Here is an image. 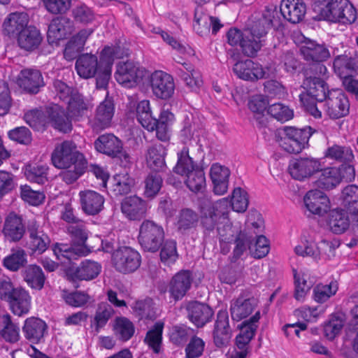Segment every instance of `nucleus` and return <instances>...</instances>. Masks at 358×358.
Here are the masks:
<instances>
[{
  "mask_svg": "<svg viewBox=\"0 0 358 358\" xmlns=\"http://www.w3.org/2000/svg\"><path fill=\"white\" fill-rule=\"evenodd\" d=\"M81 208L89 215L99 214L103 208L104 197L99 193L86 190L79 193Z\"/></svg>",
  "mask_w": 358,
  "mask_h": 358,
  "instance_id": "27",
  "label": "nucleus"
},
{
  "mask_svg": "<svg viewBox=\"0 0 358 358\" xmlns=\"http://www.w3.org/2000/svg\"><path fill=\"white\" fill-rule=\"evenodd\" d=\"M27 231L29 236V249L34 253L42 254L48 248L50 240L48 236L41 229L38 222L29 220L27 222Z\"/></svg>",
  "mask_w": 358,
  "mask_h": 358,
  "instance_id": "16",
  "label": "nucleus"
},
{
  "mask_svg": "<svg viewBox=\"0 0 358 358\" xmlns=\"http://www.w3.org/2000/svg\"><path fill=\"white\" fill-rule=\"evenodd\" d=\"M71 119L68 112L58 105L48 108V127L50 125L61 132L69 133L73 129Z\"/></svg>",
  "mask_w": 358,
  "mask_h": 358,
  "instance_id": "23",
  "label": "nucleus"
},
{
  "mask_svg": "<svg viewBox=\"0 0 358 358\" xmlns=\"http://www.w3.org/2000/svg\"><path fill=\"white\" fill-rule=\"evenodd\" d=\"M27 231V223L22 217L10 212L5 217L2 234L6 241L17 243L22 239Z\"/></svg>",
  "mask_w": 358,
  "mask_h": 358,
  "instance_id": "15",
  "label": "nucleus"
},
{
  "mask_svg": "<svg viewBox=\"0 0 358 358\" xmlns=\"http://www.w3.org/2000/svg\"><path fill=\"white\" fill-rule=\"evenodd\" d=\"M256 306L257 300L254 297H238L231 303L230 313L231 318L234 320L240 321L247 317L252 313Z\"/></svg>",
  "mask_w": 358,
  "mask_h": 358,
  "instance_id": "36",
  "label": "nucleus"
},
{
  "mask_svg": "<svg viewBox=\"0 0 358 358\" xmlns=\"http://www.w3.org/2000/svg\"><path fill=\"white\" fill-rule=\"evenodd\" d=\"M52 164L58 169H69L72 164L87 162L71 141L57 144L51 155Z\"/></svg>",
  "mask_w": 358,
  "mask_h": 358,
  "instance_id": "6",
  "label": "nucleus"
},
{
  "mask_svg": "<svg viewBox=\"0 0 358 358\" xmlns=\"http://www.w3.org/2000/svg\"><path fill=\"white\" fill-rule=\"evenodd\" d=\"M148 72L133 62H120L115 74V79L122 86L131 88L139 83Z\"/></svg>",
  "mask_w": 358,
  "mask_h": 358,
  "instance_id": "8",
  "label": "nucleus"
},
{
  "mask_svg": "<svg viewBox=\"0 0 358 358\" xmlns=\"http://www.w3.org/2000/svg\"><path fill=\"white\" fill-rule=\"evenodd\" d=\"M231 174L229 169L219 163L213 164L210 169V177L213 184L215 194L222 195L227 192L229 178Z\"/></svg>",
  "mask_w": 358,
  "mask_h": 358,
  "instance_id": "28",
  "label": "nucleus"
},
{
  "mask_svg": "<svg viewBox=\"0 0 358 358\" xmlns=\"http://www.w3.org/2000/svg\"><path fill=\"white\" fill-rule=\"evenodd\" d=\"M318 173V178L315 182V186L318 188L329 190L340 183L336 167L321 168Z\"/></svg>",
  "mask_w": 358,
  "mask_h": 358,
  "instance_id": "43",
  "label": "nucleus"
},
{
  "mask_svg": "<svg viewBox=\"0 0 358 358\" xmlns=\"http://www.w3.org/2000/svg\"><path fill=\"white\" fill-rule=\"evenodd\" d=\"M318 75L307 76L303 82L306 93L300 95H308L311 99L317 102H323L329 96L330 91L329 85Z\"/></svg>",
  "mask_w": 358,
  "mask_h": 358,
  "instance_id": "17",
  "label": "nucleus"
},
{
  "mask_svg": "<svg viewBox=\"0 0 358 358\" xmlns=\"http://www.w3.org/2000/svg\"><path fill=\"white\" fill-rule=\"evenodd\" d=\"M344 206L350 213L358 211V187L349 185L345 187L342 192Z\"/></svg>",
  "mask_w": 358,
  "mask_h": 358,
  "instance_id": "59",
  "label": "nucleus"
},
{
  "mask_svg": "<svg viewBox=\"0 0 358 358\" xmlns=\"http://www.w3.org/2000/svg\"><path fill=\"white\" fill-rule=\"evenodd\" d=\"M325 112L331 119H339L349 114V100L340 89H331L329 96L325 100Z\"/></svg>",
  "mask_w": 358,
  "mask_h": 358,
  "instance_id": "10",
  "label": "nucleus"
},
{
  "mask_svg": "<svg viewBox=\"0 0 358 358\" xmlns=\"http://www.w3.org/2000/svg\"><path fill=\"white\" fill-rule=\"evenodd\" d=\"M136 118L139 123L148 131H153L156 126V117L152 115L150 101L143 100L136 106Z\"/></svg>",
  "mask_w": 358,
  "mask_h": 358,
  "instance_id": "46",
  "label": "nucleus"
},
{
  "mask_svg": "<svg viewBox=\"0 0 358 358\" xmlns=\"http://www.w3.org/2000/svg\"><path fill=\"white\" fill-rule=\"evenodd\" d=\"M67 110L71 118L78 120L85 115L90 108V103L78 91L73 94L71 99L66 102Z\"/></svg>",
  "mask_w": 358,
  "mask_h": 358,
  "instance_id": "44",
  "label": "nucleus"
},
{
  "mask_svg": "<svg viewBox=\"0 0 358 358\" xmlns=\"http://www.w3.org/2000/svg\"><path fill=\"white\" fill-rule=\"evenodd\" d=\"M329 230L335 234H341L350 227V220L345 210L335 209L330 212L327 222Z\"/></svg>",
  "mask_w": 358,
  "mask_h": 358,
  "instance_id": "41",
  "label": "nucleus"
},
{
  "mask_svg": "<svg viewBox=\"0 0 358 358\" xmlns=\"http://www.w3.org/2000/svg\"><path fill=\"white\" fill-rule=\"evenodd\" d=\"M112 262L116 271L124 274L130 273L140 267L141 256L134 248L122 246L112 253Z\"/></svg>",
  "mask_w": 358,
  "mask_h": 358,
  "instance_id": "7",
  "label": "nucleus"
},
{
  "mask_svg": "<svg viewBox=\"0 0 358 358\" xmlns=\"http://www.w3.org/2000/svg\"><path fill=\"white\" fill-rule=\"evenodd\" d=\"M152 94L158 99L166 100L171 98L175 90L173 77L162 71H155L148 76Z\"/></svg>",
  "mask_w": 358,
  "mask_h": 358,
  "instance_id": "9",
  "label": "nucleus"
},
{
  "mask_svg": "<svg viewBox=\"0 0 358 358\" xmlns=\"http://www.w3.org/2000/svg\"><path fill=\"white\" fill-rule=\"evenodd\" d=\"M267 113L282 122L293 117V110L280 103H273L268 107Z\"/></svg>",
  "mask_w": 358,
  "mask_h": 358,
  "instance_id": "64",
  "label": "nucleus"
},
{
  "mask_svg": "<svg viewBox=\"0 0 358 358\" xmlns=\"http://www.w3.org/2000/svg\"><path fill=\"white\" fill-rule=\"evenodd\" d=\"M74 22L66 16L54 17L48 25L47 40L49 44H57L59 41L66 39L74 31Z\"/></svg>",
  "mask_w": 358,
  "mask_h": 358,
  "instance_id": "13",
  "label": "nucleus"
},
{
  "mask_svg": "<svg viewBox=\"0 0 358 358\" xmlns=\"http://www.w3.org/2000/svg\"><path fill=\"white\" fill-rule=\"evenodd\" d=\"M284 129L287 132L290 138L297 140V142L301 143V145L304 148L308 144L310 138L316 132V130L310 126L303 128H296L294 127H286Z\"/></svg>",
  "mask_w": 358,
  "mask_h": 358,
  "instance_id": "57",
  "label": "nucleus"
},
{
  "mask_svg": "<svg viewBox=\"0 0 358 358\" xmlns=\"http://www.w3.org/2000/svg\"><path fill=\"white\" fill-rule=\"evenodd\" d=\"M313 10L318 20L333 23L352 24L357 19L356 10L348 0H315Z\"/></svg>",
  "mask_w": 358,
  "mask_h": 358,
  "instance_id": "1",
  "label": "nucleus"
},
{
  "mask_svg": "<svg viewBox=\"0 0 358 358\" xmlns=\"http://www.w3.org/2000/svg\"><path fill=\"white\" fill-rule=\"evenodd\" d=\"M162 176L158 172H151L144 180L145 190L144 195L147 198H154L159 192L162 185Z\"/></svg>",
  "mask_w": 358,
  "mask_h": 358,
  "instance_id": "56",
  "label": "nucleus"
},
{
  "mask_svg": "<svg viewBox=\"0 0 358 358\" xmlns=\"http://www.w3.org/2000/svg\"><path fill=\"white\" fill-rule=\"evenodd\" d=\"M300 52L305 60L315 62L310 68L311 72L318 76L326 74L327 69L322 62L328 59L331 54L325 45L308 39L300 48Z\"/></svg>",
  "mask_w": 358,
  "mask_h": 358,
  "instance_id": "5",
  "label": "nucleus"
},
{
  "mask_svg": "<svg viewBox=\"0 0 358 358\" xmlns=\"http://www.w3.org/2000/svg\"><path fill=\"white\" fill-rule=\"evenodd\" d=\"M322 164L319 159L312 157H299L292 160L289 165L291 176L299 180H303L319 172Z\"/></svg>",
  "mask_w": 358,
  "mask_h": 358,
  "instance_id": "11",
  "label": "nucleus"
},
{
  "mask_svg": "<svg viewBox=\"0 0 358 358\" xmlns=\"http://www.w3.org/2000/svg\"><path fill=\"white\" fill-rule=\"evenodd\" d=\"M96 150L100 153L111 157L121 151L123 143L113 134H104L99 136L94 143Z\"/></svg>",
  "mask_w": 358,
  "mask_h": 358,
  "instance_id": "34",
  "label": "nucleus"
},
{
  "mask_svg": "<svg viewBox=\"0 0 358 358\" xmlns=\"http://www.w3.org/2000/svg\"><path fill=\"white\" fill-rule=\"evenodd\" d=\"M324 156L339 162H350L354 158L352 150L349 147L334 145L327 149Z\"/></svg>",
  "mask_w": 358,
  "mask_h": 358,
  "instance_id": "58",
  "label": "nucleus"
},
{
  "mask_svg": "<svg viewBox=\"0 0 358 358\" xmlns=\"http://www.w3.org/2000/svg\"><path fill=\"white\" fill-rule=\"evenodd\" d=\"M47 331V324L41 319L36 317L26 319L22 327V333L24 338L33 344L44 342V336Z\"/></svg>",
  "mask_w": 358,
  "mask_h": 358,
  "instance_id": "18",
  "label": "nucleus"
},
{
  "mask_svg": "<svg viewBox=\"0 0 358 358\" xmlns=\"http://www.w3.org/2000/svg\"><path fill=\"white\" fill-rule=\"evenodd\" d=\"M199 166L195 163L192 158L189 157L188 150L183 148L178 153V162L173 168V171L176 174L182 176H186L196 169Z\"/></svg>",
  "mask_w": 358,
  "mask_h": 358,
  "instance_id": "48",
  "label": "nucleus"
},
{
  "mask_svg": "<svg viewBox=\"0 0 358 358\" xmlns=\"http://www.w3.org/2000/svg\"><path fill=\"white\" fill-rule=\"evenodd\" d=\"M18 85L28 93L37 94L44 86V82L40 71L27 69L21 71Z\"/></svg>",
  "mask_w": 358,
  "mask_h": 358,
  "instance_id": "29",
  "label": "nucleus"
},
{
  "mask_svg": "<svg viewBox=\"0 0 358 358\" xmlns=\"http://www.w3.org/2000/svg\"><path fill=\"white\" fill-rule=\"evenodd\" d=\"M11 310L15 315L21 316L27 314L31 307V296L29 292L22 287H16L10 299H8Z\"/></svg>",
  "mask_w": 358,
  "mask_h": 358,
  "instance_id": "37",
  "label": "nucleus"
},
{
  "mask_svg": "<svg viewBox=\"0 0 358 358\" xmlns=\"http://www.w3.org/2000/svg\"><path fill=\"white\" fill-rule=\"evenodd\" d=\"M113 192L115 196L126 195L134 187L135 180L127 173L116 174L113 177Z\"/></svg>",
  "mask_w": 358,
  "mask_h": 358,
  "instance_id": "47",
  "label": "nucleus"
},
{
  "mask_svg": "<svg viewBox=\"0 0 358 358\" xmlns=\"http://www.w3.org/2000/svg\"><path fill=\"white\" fill-rule=\"evenodd\" d=\"M117 47H105L101 51V56L106 57L103 63L99 65L94 76H96V86L97 89H106L111 77V69L114 58L122 57Z\"/></svg>",
  "mask_w": 358,
  "mask_h": 358,
  "instance_id": "14",
  "label": "nucleus"
},
{
  "mask_svg": "<svg viewBox=\"0 0 358 358\" xmlns=\"http://www.w3.org/2000/svg\"><path fill=\"white\" fill-rule=\"evenodd\" d=\"M260 319V313L257 311L249 320L243 322L241 331L236 337V345L240 350H248V345L253 338L257 330L256 323Z\"/></svg>",
  "mask_w": 358,
  "mask_h": 358,
  "instance_id": "30",
  "label": "nucleus"
},
{
  "mask_svg": "<svg viewBox=\"0 0 358 358\" xmlns=\"http://www.w3.org/2000/svg\"><path fill=\"white\" fill-rule=\"evenodd\" d=\"M233 71L238 78L247 81H256L270 77L268 68L265 69L259 64L255 63L250 59L236 62L233 66Z\"/></svg>",
  "mask_w": 358,
  "mask_h": 358,
  "instance_id": "12",
  "label": "nucleus"
},
{
  "mask_svg": "<svg viewBox=\"0 0 358 358\" xmlns=\"http://www.w3.org/2000/svg\"><path fill=\"white\" fill-rule=\"evenodd\" d=\"M138 242L145 252L159 251L165 238L162 225L151 220H144L139 226Z\"/></svg>",
  "mask_w": 358,
  "mask_h": 358,
  "instance_id": "4",
  "label": "nucleus"
},
{
  "mask_svg": "<svg viewBox=\"0 0 358 358\" xmlns=\"http://www.w3.org/2000/svg\"><path fill=\"white\" fill-rule=\"evenodd\" d=\"M122 213L130 220H139L145 217L146 203L137 196L125 197L121 203Z\"/></svg>",
  "mask_w": 358,
  "mask_h": 358,
  "instance_id": "24",
  "label": "nucleus"
},
{
  "mask_svg": "<svg viewBox=\"0 0 358 358\" xmlns=\"http://www.w3.org/2000/svg\"><path fill=\"white\" fill-rule=\"evenodd\" d=\"M229 201L222 199L213 203L203 199L200 203V225L205 237L215 235L219 225L227 219Z\"/></svg>",
  "mask_w": 358,
  "mask_h": 358,
  "instance_id": "3",
  "label": "nucleus"
},
{
  "mask_svg": "<svg viewBox=\"0 0 358 358\" xmlns=\"http://www.w3.org/2000/svg\"><path fill=\"white\" fill-rule=\"evenodd\" d=\"M255 240V237L249 229L240 231L235 239V247L233 250L231 261L235 262L238 260L250 246Z\"/></svg>",
  "mask_w": 358,
  "mask_h": 358,
  "instance_id": "42",
  "label": "nucleus"
},
{
  "mask_svg": "<svg viewBox=\"0 0 358 358\" xmlns=\"http://www.w3.org/2000/svg\"><path fill=\"white\" fill-rule=\"evenodd\" d=\"M68 231L75 245L56 243L53 248L57 259L64 264H70L72 260L77 259L78 257L87 256L92 251L85 245L88 234L83 226H70L68 227Z\"/></svg>",
  "mask_w": 358,
  "mask_h": 358,
  "instance_id": "2",
  "label": "nucleus"
},
{
  "mask_svg": "<svg viewBox=\"0 0 358 358\" xmlns=\"http://www.w3.org/2000/svg\"><path fill=\"white\" fill-rule=\"evenodd\" d=\"M304 204L310 213L319 216L325 215L330 208L327 195L320 190L308 191L303 199Z\"/></svg>",
  "mask_w": 358,
  "mask_h": 358,
  "instance_id": "20",
  "label": "nucleus"
},
{
  "mask_svg": "<svg viewBox=\"0 0 358 358\" xmlns=\"http://www.w3.org/2000/svg\"><path fill=\"white\" fill-rule=\"evenodd\" d=\"M101 271V266L96 262L85 259L76 268L70 269L68 275L73 280H92L96 278Z\"/></svg>",
  "mask_w": 358,
  "mask_h": 358,
  "instance_id": "32",
  "label": "nucleus"
},
{
  "mask_svg": "<svg viewBox=\"0 0 358 358\" xmlns=\"http://www.w3.org/2000/svg\"><path fill=\"white\" fill-rule=\"evenodd\" d=\"M198 222L199 215L194 210L190 208H183L180 211L177 217V229L180 233L185 234L195 228Z\"/></svg>",
  "mask_w": 358,
  "mask_h": 358,
  "instance_id": "45",
  "label": "nucleus"
},
{
  "mask_svg": "<svg viewBox=\"0 0 358 358\" xmlns=\"http://www.w3.org/2000/svg\"><path fill=\"white\" fill-rule=\"evenodd\" d=\"M231 336V330L229 324V315L226 310H220L213 331V339L215 345L221 348L226 345Z\"/></svg>",
  "mask_w": 358,
  "mask_h": 358,
  "instance_id": "26",
  "label": "nucleus"
},
{
  "mask_svg": "<svg viewBox=\"0 0 358 358\" xmlns=\"http://www.w3.org/2000/svg\"><path fill=\"white\" fill-rule=\"evenodd\" d=\"M333 66L335 73L341 78L352 76V73L358 70V57L338 55L334 58Z\"/></svg>",
  "mask_w": 358,
  "mask_h": 358,
  "instance_id": "40",
  "label": "nucleus"
},
{
  "mask_svg": "<svg viewBox=\"0 0 358 358\" xmlns=\"http://www.w3.org/2000/svg\"><path fill=\"white\" fill-rule=\"evenodd\" d=\"M113 314L114 310L110 304L101 303L99 305L94 318V330L96 333L107 324Z\"/></svg>",
  "mask_w": 358,
  "mask_h": 358,
  "instance_id": "54",
  "label": "nucleus"
},
{
  "mask_svg": "<svg viewBox=\"0 0 358 358\" xmlns=\"http://www.w3.org/2000/svg\"><path fill=\"white\" fill-rule=\"evenodd\" d=\"M209 20L210 16L204 14L201 8L195 9L193 28L197 34L202 37L209 34L210 31Z\"/></svg>",
  "mask_w": 358,
  "mask_h": 358,
  "instance_id": "55",
  "label": "nucleus"
},
{
  "mask_svg": "<svg viewBox=\"0 0 358 358\" xmlns=\"http://www.w3.org/2000/svg\"><path fill=\"white\" fill-rule=\"evenodd\" d=\"M249 200L246 191L236 187L232 192L231 204L233 210L238 213H244L248 206Z\"/></svg>",
  "mask_w": 358,
  "mask_h": 358,
  "instance_id": "62",
  "label": "nucleus"
},
{
  "mask_svg": "<svg viewBox=\"0 0 358 358\" xmlns=\"http://www.w3.org/2000/svg\"><path fill=\"white\" fill-rule=\"evenodd\" d=\"M187 311L188 318L197 327H202L210 322L214 314L210 306L196 301L188 303Z\"/></svg>",
  "mask_w": 358,
  "mask_h": 358,
  "instance_id": "21",
  "label": "nucleus"
},
{
  "mask_svg": "<svg viewBox=\"0 0 358 358\" xmlns=\"http://www.w3.org/2000/svg\"><path fill=\"white\" fill-rule=\"evenodd\" d=\"M115 113V103L113 97L108 95L96 109L93 129L99 131L110 126Z\"/></svg>",
  "mask_w": 358,
  "mask_h": 358,
  "instance_id": "19",
  "label": "nucleus"
},
{
  "mask_svg": "<svg viewBox=\"0 0 358 358\" xmlns=\"http://www.w3.org/2000/svg\"><path fill=\"white\" fill-rule=\"evenodd\" d=\"M114 331L120 340L127 341L133 336L135 328L134 324L129 319L117 317L115 320Z\"/></svg>",
  "mask_w": 358,
  "mask_h": 358,
  "instance_id": "53",
  "label": "nucleus"
},
{
  "mask_svg": "<svg viewBox=\"0 0 358 358\" xmlns=\"http://www.w3.org/2000/svg\"><path fill=\"white\" fill-rule=\"evenodd\" d=\"M24 174L31 182L43 185L48 180V167L43 165H28L25 169Z\"/></svg>",
  "mask_w": 358,
  "mask_h": 358,
  "instance_id": "61",
  "label": "nucleus"
},
{
  "mask_svg": "<svg viewBox=\"0 0 358 358\" xmlns=\"http://www.w3.org/2000/svg\"><path fill=\"white\" fill-rule=\"evenodd\" d=\"M106 57L101 56L99 62L97 57L92 54H83L80 55L76 62V69L78 74L83 78H90L95 76L99 65L103 63Z\"/></svg>",
  "mask_w": 358,
  "mask_h": 358,
  "instance_id": "31",
  "label": "nucleus"
},
{
  "mask_svg": "<svg viewBox=\"0 0 358 358\" xmlns=\"http://www.w3.org/2000/svg\"><path fill=\"white\" fill-rule=\"evenodd\" d=\"M24 119L34 129L43 131L48 127V108L45 111L31 110L24 114Z\"/></svg>",
  "mask_w": 358,
  "mask_h": 358,
  "instance_id": "49",
  "label": "nucleus"
},
{
  "mask_svg": "<svg viewBox=\"0 0 358 358\" xmlns=\"http://www.w3.org/2000/svg\"><path fill=\"white\" fill-rule=\"evenodd\" d=\"M280 10L285 19L292 24H297L303 20L306 6L302 0H282Z\"/></svg>",
  "mask_w": 358,
  "mask_h": 358,
  "instance_id": "25",
  "label": "nucleus"
},
{
  "mask_svg": "<svg viewBox=\"0 0 358 358\" xmlns=\"http://www.w3.org/2000/svg\"><path fill=\"white\" fill-rule=\"evenodd\" d=\"M338 288V282L336 280L328 285L319 284L313 290L314 299L318 303H324L336 293Z\"/></svg>",
  "mask_w": 358,
  "mask_h": 358,
  "instance_id": "60",
  "label": "nucleus"
},
{
  "mask_svg": "<svg viewBox=\"0 0 358 358\" xmlns=\"http://www.w3.org/2000/svg\"><path fill=\"white\" fill-rule=\"evenodd\" d=\"M28 22V16L24 13H10L3 24V33L10 38H16L27 27Z\"/></svg>",
  "mask_w": 358,
  "mask_h": 358,
  "instance_id": "33",
  "label": "nucleus"
},
{
  "mask_svg": "<svg viewBox=\"0 0 358 358\" xmlns=\"http://www.w3.org/2000/svg\"><path fill=\"white\" fill-rule=\"evenodd\" d=\"M21 275L24 282L31 289L41 290L43 288L46 278L39 266L29 264L22 270Z\"/></svg>",
  "mask_w": 358,
  "mask_h": 358,
  "instance_id": "39",
  "label": "nucleus"
},
{
  "mask_svg": "<svg viewBox=\"0 0 358 358\" xmlns=\"http://www.w3.org/2000/svg\"><path fill=\"white\" fill-rule=\"evenodd\" d=\"M193 277L189 271H181L170 281L169 292L175 301L182 299L190 289Z\"/></svg>",
  "mask_w": 358,
  "mask_h": 358,
  "instance_id": "22",
  "label": "nucleus"
},
{
  "mask_svg": "<svg viewBox=\"0 0 358 358\" xmlns=\"http://www.w3.org/2000/svg\"><path fill=\"white\" fill-rule=\"evenodd\" d=\"M177 243L175 240H164L160 248V259L165 263L175 262L178 258Z\"/></svg>",
  "mask_w": 358,
  "mask_h": 358,
  "instance_id": "63",
  "label": "nucleus"
},
{
  "mask_svg": "<svg viewBox=\"0 0 358 358\" xmlns=\"http://www.w3.org/2000/svg\"><path fill=\"white\" fill-rule=\"evenodd\" d=\"M16 38L19 47L29 52L38 48L43 39L39 30L33 26H27Z\"/></svg>",
  "mask_w": 358,
  "mask_h": 358,
  "instance_id": "35",
  "label": "nucleus"
},
{
  "mask_svg": "<svg viewBox=\"0 0 358 358\" xmlns=\"http://www.w3.org/2000/svg\"><path fill=\"white\" fill-rule=\"evenodd\" d=\"M164 326V322L161 321L157 322L154 326L147 331L144 338V342L152 348L155 353H159L160 351Z\"/></svg>",
  "mask_w": 358,
  "mask_h": 358,
  "instance_id": "50",
  "label": "nucleus"
},
{
  "mask_svg": "<svg viewBox=\"0 0 358 358\" xmlns=\"http://www.w3.org/2000/svg\"><path fill=\"white\" fill-rule=\"evenodd\" d=\"M27 263V254L22 249H18L3 259V266L11 271L24 268Z\"/></svg>",
  "mask_w": 358,
  "mask_h": 358,
  "instance_id": "52",
  "label": "nucleus"
},
{
  "mask_svg": "<svg viewBox=\"0 0 358 358\" xmlns=\"http://www.w3.org/2000/svg\"><path fill=\"white\" fill-rule=\"evenodd\" d=\"M166 148L163 145L159 143L150 146L146 152L148 166L154 172L164 171L166 169Z\"/></svg>",
  "mask_w": 358,
  "mask_h": 358,
  "instance_id": "38",
  "label": "nucleus"
},
{
  "mask_svg": "<svg viewBox=\"0 0 358 358\" xmlns=\"http://www.w3.org/2000/svg\"><path fill=\"white\" fill-rule=\"evenodd\" d=\"M185 178V182L192 192L201 191L206 187L205 173L203 169L200 166L189 173Z\"/></svg>",
  "mask_w": 358,
  "mask_h": 358,
  "instance_id": "51",
  "label": "nucleus"
}]
</instances>
